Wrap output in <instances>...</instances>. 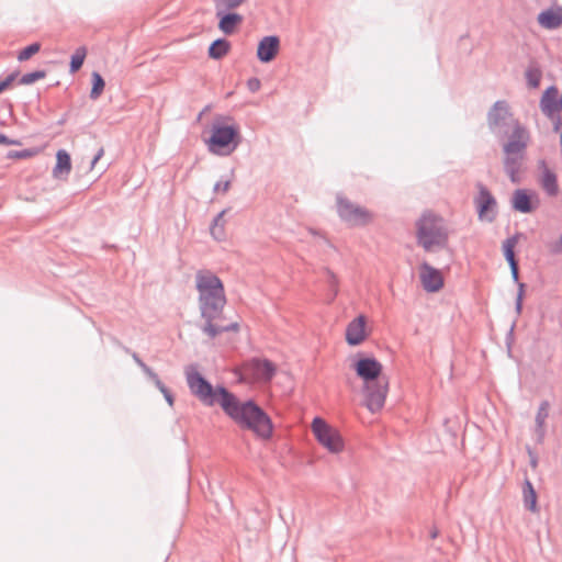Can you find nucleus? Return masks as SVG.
Listing matches in <instances>:
<instances>
[{
	"mask_svg": "<svg viewBox=\"0 0 562 562\" xmlns=\"http://www.w3.org/2000/svg\"><path fill=\"white\" fill-rule=\"evenodd\" d=\"M195 288L199 293V307L204 319L202 331L210 338L225 331H237L238 323L220 324L226 304L224 284L221 279L210 270H199L195 273Z\"/></svg>",
	"mask_w": 562,
	"mask_h": 562,
	"instance_id": "obj_1",
	"label": "nucleus"
},
{
	"mask_svg": "<svg viewBox=\"0 0 562 562\" xmlns=\"http://www.w3.org/2000/svg\"><path fill=\"white\" fill-rule=\"evenodd\" d=\"M222 398L220 406L224 413L239 427L251 430L257 437L269 439L272 435L270 417L255 402H240L227 390H220Z\"/></svg>",
	"mask_w": 562,
	"mask_h": 562,
	"instance_id": "obj_2",
	"label": "nucleus"
},
{
	"mask_svg": "<svg viewBox=\"0 0 562 562\" xmlns=\"http://www.w3.org/2000/svg\"><path fill=\"white\" fill-rule=\"evenodd\" d=\"M352 369L362 380V392L366 407L373 414L380 412L385 404L390 380L383 374V366L374 358L362 357L355 360Z\"/></svg>",
	"mask_w": 562,
	"mask_h": 562,
	"instance_id": "obj_3",
	"label": "nucleus"
},
{
	"mask_svg": "<svg viewBox=\"0 0 562 562\" xmlns=\"http://www.w3.org/2000/svg\"><path fill=\"white\" fill-rule=\"evenodd\" d=\"M416 239L418 246L427 252L447 248L449 229L445 220L431 212H425L416 222Z\"/></svg>",
	"mask_w": 562,
	"mask_h": 562,
	"instance_id": "obj_4",
	"label": "nucleus"
},
{
	"mask_svg": "<svg viewBox=\"0 0 562 562\" xmlns=\"http://www.w3.org/2000/svg\"><path fill=\"white\" fill-rule=\"evenodd\" d=\"M239 145V127L229 116H216L212 125V135L207 140L211 153L220 156L232 154Z\"/></svg>",
	"mask_w": 562,
	"mask_h": 562,
	"instance_id": "obj_5",
	"label": "nucleus"
},
{
	"mask_svg": "<svg viewBox=\"0 0 562 562\" xmlns=\"http://www.w3.org/2000/svg\"><path fill=\"white\" fill-rule=\"evenodd\" d=\"M529 133L526 128H518L503 145L504 169L513 183L519 182V171L522 165L525 150L528 146Z\"/></svg>",
	"mask_w": 562,
	"mask_h": 562,
	"instance_id": "obj_6",
	"label": "nucleus"
},
{
	"mask_svg": "<svg viewBox=\"0 0 562 562\" xmlns=\"http://www.w3.org/2000/svg\"><path fill=\"white\" fill-rule=\"evenodd\" d=\"M487 125L498 138L507 137L508 139L516 135L518 128H526L514 117L508 103L504 100L496 101L490 109Z\"/></svg>",
	"mask_w": 562,
	"mask_h": 562,
	"instance_id": "obj_7",
	"label": "nucleus"
},
{
	"mask_svg": "<svg viewBox=\"0 0 562 562\" xmlns=\"http://www.w3.org/2000/svg\"><path fill=\"white\" fill-rule=\"evenodd\" d=\"M187 383L191 393L198 397L204 405L213 406L220 404L222 394L220 390H226L223 386L213 387L195 369H188Z\"/></svg>",
	"mask_w": 562,
	"mask_h": 562,
	"instance_id": "obj_8",
	"label": "nucleus"
},
{
	"mask_svg": "<svg viewBox=\"0 0 562 562\" xmlns=\"http://www.w3.org/2000/svg\"><path fill=\"white\" fill-rule=\"evenodd\" d=\"M312 431L317 441L329 452L339 453L344 450V441L340 434L321 417L313 419Z\"/></svg>",
	"mask_w": 562,
	"mask_h": 562,
	"instance_id": "obj_9",
	"label": "nucleus"
},
{
	"mask_svg": "<svg viewBox=\"0 0 562 562\" xmlns=\"http://www.w3.org/2000/svg\"><path fill=\"white\" fill-rule=\"evenodd\" d=\"M337 211L340 218L350 226H364L373 218L370 211L340 195L337 196Z\"/></svg>",
	"mask_w": 562,
	"mask_h": 562,
	"instance_id": "obj_10",
	"label": "nucleus"
},
{
	"mask_svg": "<svg viewBox=\"0 0 562 562\" xmlns=\"http://www.w3.org/2000/svg\"><path fill=\"white\" fill-rule=\"evenodd\" d=\"M276 366L268 359L254 358L241 367V376L250 382H269L276 373Z\"/></svg>",
	"mask_w": 562,
	"mask_h": 562,
	"instance_id": "obj_11",
	"label": "nucleus"
},
{
	"mask_svg": "<svg viewBox=\"0 0 562 562\" xmlns=\"http://www.w3.org/2000/svg\"><path fill=\"white\" fill-rule=\"evenodd\" d=\"M479 194L474 200L481 221L493 222L497 215V203L490 190L482 183L477 184Z\"/></svg>",
	"mask_w": 562,
	"mask_h": 562,
	"instance_id": "obj_12",
	"label": "nucleus"
},
{
	"mask_svg": "<svg viewBox=\"0 0 562 562\" xmlns=\"http://www.w3.org/2000/svg\"><path fill=\"white\" fill-rule=\"evenodd\" d=\"M419 279L425 291L435 293L443 288V276L440 270L434 268L428 262L419 266Z\"/></svg>",
	"mask_w": 562,
	"mask_h": 562,
	"instance_id": "obj_13",
	"label": "nucleus"
},
{
	"mask_svg": "<svg viewBox=\"0 0 562 562\" xmlns=\"http://www.w3.org/2000/svg\"><path fill=\"white\" fill-rule=\"evenodd\" d=\"M366 323V317L360 315L348 324L346 340L350 346H358L367 338Z\"/></svg>",
	"mask_w": 562,
	"mask_h": 562,
	"instance_id": "obj_14",
	"label": "nucleus"
},
{
	"mask_svg": "<svg viewBox=\"0 0 562 562\" xmlns=\"http://www.w3.org/2000/svg\"><path fill=\"white\" fill-rule=\"evenodd\" d=\"M280 48L278 36H265L258 44L257 57L262 63H269L277 56Z\"/></svg>",
	"mask_w": 562,
	"mask_h": 562,
	"instance_id": "obj_15",
	"label": "nucleus"
},
{
	"mask_svg": "<svg viewBox=\"0 0 562 562\" xmlns=\"http://www.w3.org/2000/svg\"><path fill=\"white\" fill-rule=\"evenodd\" d=\"M539 25L546 30H557L562 26V5L551 7L537 16Z\"/></svg>",
	"mask_w": 562,
	"mask_h": 562,
	"instance_id": "obj_16",
	"label": "nucleus"
},
{
	"mask_svg": "<svg viewBox=\"0 0 562 562\" xmlns=\"http://www.w3.org/2000/svg\"><path fill=\"white\" fill-rule=\"evenodd\" d=\"M559 90L554 86L549 87L543 92L540 100V109L547 117H553L555 113L561 112L559 105Z\"/></svg>",
	"mask_w": 562,
	"mask_h": 562,
	"instance_id": "obj_17",
	"label": "nucleus"
},
{
	"mask_svg": "<svg viewBox=\"0 0 562 562\" xmlns=\"http://www.w3.org/2000/svg\"><path fill=\"white\" fill-rule=\"evenodd\" d=\"M540 184L549 196H555L559 193L557 175L550 170L544 161L540 162Z\"/></svg>",
	"mask_w": 562,
	"mask_h": 562,
	"instance_id": "obj_18",
	"label": "nucleus"
},
{
	"mask_svg": "<svg viewBox=\"0 0 562 562\" xmlns=\"http://www.w3.org/2000/svg\"><path fill=\"white\" fill-rule=\"evenodd\" d=\"M512 206L520 213H531L536 207L532 205L531 195L525 189H517L513 193Z\"/></svg>",
	"mask_w": 562,
	"mask_h": 562,
	"instance_id": "obj_19",
	"label": "nucleus"
},
{
	"mask_svg": "<svg viewBox=\"0 0 562 562\" xmlns=\"http://www.w3.org/2000/svg\"><path fill=\"white\" fill-rule=\"evenodd\" d=\"M71 171V159L65 149H59L56 154V165L53 169V176L56 179H65Z\"/></svg>",
	"mask_w": 562,
	"mask_h": 562,
	"instance_id": "obj_20",
	"label": "nucleus"
},
{
	"mask_svg": "<svg viewBox=\"0 0 562 562\" xmlns=\"http://www.w3.org/2000/svg\"><path fill=\"white\" fill-rule=\"evenodd\" d=\"M220 18L218 29L226 35L233 34L236 27L243 22V16L238 13H222L216 15Z\"/></svg>",
	"mask_w": 562,
	"mask_h": 562,
	"instance_id": "obj_21",
	"label": "nucleus"
},
{
	"mask_svg": "<svg viewBox=\"0 0 562 562\" xmlns=\"http://www.w3.org/2000/svg\"><path fill=\"white\" fill-rule=\"evenodd\" d=\"M524 504L525 507L531 512L537 510V494L532 483L526 479L522 486Z\"/></svg>",
	"mask_w": 562,
	"mask_h": 562,
	"instance_id": "obj_22",
	"label": "nucleus"
},
{
	"mask_svg": "<svg viewBox=\"0 0 562 562\" xmlns=\"http://www.w3.org/2000/svg\"><path fill=\"white\" fill-rule=\"evenodd\" d=\"M549 407H550L549 402L543 401L540 404L537 415H536V432L539 436V438H542L544 436V423L549 416Z\"/></svg>",
	"mask_w": 562,
	"mask_h": 562,
	"instance_id": "obj_23",
	"label": "nucleus"
},
{
	"mask_svg": "<svg viewBox=\"0 0 562 562\" xmlns=\"http://www.w3.org/2000/svg\"><path fill=\"white\" fill-rule=\"evenodd\" d=\"M226 213V210H223L220 212L216 217L213 220V223L210 227L211 235L214 239L221 241L225 239V221L224 215Z\"/></svg>",
	"mask_w": 562,
	"mask_h": 562,
	"instance_id": "obj_24",
	"label": "nucleus"
},
{
	"mask_svg": "<svg viewBox=\"0 0 562 562\" xmlns=\"http://www.w3.org/2000/svg\"><path fill=\"white\" fill-rule=\"evenodd\" d=\"M229 50V43L226 40L218 38L214 41L209 48V56L213 59H221Z\"/></svg>",
	"mask_w": 562,
	"mask_h": 562,
	"instance_id": "obj_25",
	"label": "nucleus"
},
{
	"mask_svg": "<svg viewBox=\"0 0 562 562\" xmlns=\"http://www.w3.org/2000/svg\"><path fill=\"white\" fill-rule=\"evenodd\" d=\"M86 56L87 48L85 46H80L75 50L70 59V74L77 72L82 67Z\"/></svg>",
	"mask_w": 562,
	"mask_h": 562,
	"instance_id": "obj_26",
	"label": "nucleus"
},
{
	"mask_svg": "<svg viewBox=\"0 0 562 562\" xmlns=\"http://www.w3.org/2000/svg\"><path fill=\"white\" fill-rule=\"evenodd\" d=\"M517 244H518L517 235L507 238L503 243L504 256H505L506 260L508 261L509 266L517 263V261L515 259V252H514V249Z\"/></svg>",
	"mask_w": 562,
	"mask_h": 562,
	"instance_id": "obj_27",
	"label": "nucleus"
},
{
	"mask_svg": "<svg viewBox=\"0 0 562 562\" xmlns=\"http://www.w3.org/2000/svg\"><path fill=\"white\" fill-rule=\"evenodd\" d=\"M91 78H92V89L90 91V98L92 100H97L102 94L104 87H105V82H104L102 76L97 71L92 72Z\"/></svg>",
	"mask_w": 562,
	"mask_h": 562,
	"instance_id": "obj_28",
	"label": "nucleus"
},
{
	"mask_svg": "<svg viewBox=\"0 0 562 562\" xmlns=\"http://www.w3.org/2000/svg\"><path fill=\"white\" fill-rule=\"evenodd\" d=\"M215 4L216 15L238 8L245 0H213Z\"/></svg>",
	"mask_w": 562,
	"mask_h": 562,
	"instance_id": "obj_29",
	"label": "nucleus"
},
{
	"mask_svg": "<svg viewBox=\"0 0 562 562\" xmlns=\"http://www.w3.org/2000/svg\"><path fill=\"white\" fill-rule=\"evenodd\" d=\"M529 87L538 88L541 81L542 72L538 67L530 66L525 72Z\"/></svg>",
	"mask_w": 562,
	"mask_h": 562,
	"instance_id": "obj_30",
	"label": "nucleus"
},
{
	"mask_svg": "<svg viewBox=\"0 0 562 562\" xmlns=\"http://www.w3.org/2000/svg\"><path fill=\"white\" fill-rule=\"evenodd\" d=\"M41 49V45L40 43H33L29 46H26L25 48H23L22 50H20L19 55H18V59L20 61H25L27 59H30L33 55L37 54Z\"/></svg>",
	"mask_w": 562,
	"mask_h": 562,
	"instance_id": "obj_31",
	"label": "nucleus"
},
{
	"mask_svg": "<svg viewBox=\"0 0 562 562\" xmlns=\"http://www.w3.org/2000/svg\"><path fill=\"white\" fill-rule=\"evenodd\" d=\"M45 76L46 72L44 70H36L33 72L25 74L20 78V85H32L35 81L45 78Z\"/></svg>",
	"mask_w": 562,
	"mask_h": 562,
	"instance_id": "obj_32",
	"label": "nucleus"
},
{
	"mask_svg": "<svg viewBox=\"0 0 562 562\" xmlns=\"http://www.w3.org/2000/svg\"><path fill=\"white\" fill-rule=\"evenodd\" d=\"M326 274H327L328 283H329V286L331 290V294L329 297V302H331L338 294V279H337L336 274L328 269H326Z\"/></svg>",
	"mask_w": 562,
	"mask_h": 562,
	"instance_id": "obj_33",
	"label": "nucleus"
},
{
	"mask_svg": "<svg viewBox=\"0 0 562 562\" xmlns=\"http://www.w3.org/2000/svg\"><path fill=\"white\" fill-rule=\"evenodd\" d=\"M35 154L36 151L33 149L11 150L9 151L8 157L12 159H26L34 156Z\"/></svg>",
	"mask_w": 562,
	"mask_h": 562,
	"instance_id": "obj_34",
	"label": "nucleus"
},
{
	"mask_svg": "<svg viewBox=\"0 0 562 562\" xmlns=\"http://www.w3.org/2000/svg\"><path fill=\"white\" fill-rule=\"evenodd\" d=\"M518 293H517V297H516V312L518 314H520L521 312V308H522V299H524V293H525V284L521 283V282H518Z\"/></svg>",
	"mask_w": 562,
	"mask_h": 562,
	"instance_id": "obj_35",
	"label": "nucleus"
},
{
	"mask_svg": "<svg viewBox=\"0 0 562 562\" xmlns=\"http://www.w3.org/2000/svg\"><path fill=\"white\" fill-rule=\"evenodd\" d=\"M231 189V180H221L215 183L213 191L215 193H226Z\"/></svg>",
	"mask_w": 562,
	"mask_h": 562,
	"instance_id": "obj_36",
	"label": "nucleus"
},
{
	"mask_svg": "<svg viewBox=\"0 0 562 562\" xmlns=\"http://www.w3.org/2000/svg\"><path fill=\"white\" fill-rule=\"evenodd\" d=\"M16 77H18V72H13V74L9 75L5 79L0 81V93L3 92L5 89H8L13 83V81L16 79Z\"/></svg>",
	"mask_w": 562,
	"mask_h": 562,
	"instance_id": "obj_37",
	"label": "nucleus"
},
{
	"mask_svg": "<svg viewBox=\"0 0 562 562\" xmlns=\"http://www.w3.org/2000/svg\"><path fill=\"white\" fill-rule=\"evenodd\" d=\"M260 87H261V82L258 78L252 77V78L248 79L247 88L249 89V91L257 92L260 89Z\"/></svg>",
	"mask_w": 562,
	"mask_h": 562,
	"instance_id": "obj_38",
	"label": "nucleus"
},
{
	"mask_svg": "<svg viewBox=\"0 0 562 562\" xmlns=\"http://www.w3.org/2000/svg\"><path fill=\"white\" fill-rule=\"evenodd\" d=\"M550 250L553 254H562V235L557 241L550 245Z\"/></svg>",
	"mask_w": 562,
	"mask_h": 562,
	"instance_id": "obj_39",
	"label": "nucleus"
},
{
	"mask_svg": "<svg viewBox=\"0 0 562 562\" xmlns=\"http://www.w3.org/2000/svg\"><path fill=\"white\" fill-rule=\"evenodd\" d=\"M549 119L553 123L554 131L555 132L560 131L561 125H562V117L559 115V113H555L553 117H549Z\"/></svg>",
	"mask_w": 562,
	"mask_h": 562,
	"instance_id": "obj_40",
	"label": "nucleus"
},
{
	"mask_svg": "<svg viewBox=\"0 0 562 562\" xmlns=\"http://www.w3.org/2000/svg\"><path fill=\"white\" fill-rule=\"evenodd\" d=\"M140 369L153 382L157 380L158 375L146 363Z\"/></svg>",
	"mask_w": 562,
	"mask_h": 562,
	"instance_id": "obj_41",
	"label": "nucleus"
},
{
	"mask_svg": "<svg viewBox=\"0 0 562 562\" xmlns=\"http://www.w3.org/2000/svg\"><path fill=\"white\" fill-rule=\"evenodd\" d=\"M140 369L153 382L157 380L158 375L146 363Z\"/></svg>",
	"mask_w": 562,
	"mask_h": 562,
	"instance_id": "obj_42",
	"label": "nucleus"
},
{
	"mask_svg": "<svg viewBox=\"0 0 562 562\" xmlns=\"http://www.w3.org/2000/svg\"><path fill=\"white\" fill-rule=\"evenodd\" d=\"M140 369L153 382L157 380L158 375L146 363Z\"/></svg>",
	"mask_w": 562,
	"mask_h": 562,
	"instance_id": "obj_43",
	"label": "nucleus"
},
{
	"mask_svg": "<svg viewBox=\"0 0 562 562\" xmlns=\"http://www.w3.org/2000/svg\"><path fill=\"white\" fill-rule=\"evenodd\" d=\"M510 272H512V277L514 279L515 282H519V274H518V263H515V265H510Z\"/></svg>",
	"mask_w": 562,
	"mask_h": 562,
	"instance_id": "obj_44",
	"label": "nucleus"
},
{
	"mask_svg": "<svg viewBox=\"0 0 562 562\" xmlns=\"http://www.w3.org/2000/svg\"><path fill=\"white\" fill-rule=\"evenodd\" d=\"M103 154H104V149L100 148L91 161V168H93L95 166V164L101 159Z\"/></svg>",
	"mask_w": 562,
	"mask_h": 562,
	"instance_id": "obj_45",
	"label": "nucleus"
},
{
	"mask_svg": "<svg viewBox=\"0 0 562 562\" xmlns=\"http://www.w3.org/2000/svg\"><path fill=\"white\" fill-rule=\"evenodd\" d=\"M154 384L156 385V387L161 392V393H167V387L165 386V384L160 381L159 376L157 378V380L154 381Z\"/></svg>",
	"mask_w": 562,
	"mask_h": 562,
	"instance_id": "obj_46",
	"label": "nucleus"
},
{
	"mask_svg": "<svg viewBox=\"0 0 562 562\" xmlns=\"http://www.w3.org/2000/svg\"><path fill=\"white\" fill-rule=\"evenodd\" d=\"M164 397L166 398V401L168 402V404L170 406L173 405V396L171 394V392L169 390H167V393H162Z\"/></svg>",
	"mask_w": 562,
	"mask_h": 562,
	"instance_id": "obj_47",
	"label": "nucleus"
},
{
	"mask_svg": "<svg viewBox=\"0 0 562 562\" xmlns=\"http://www.w3.org/2000/svg\"><path fill=\"white\" fill-rule=\"evenodd\" d=\"M132 358H133V360L137 363V366H138L139 368H142V367L145 364V362H144L139 357H138V355H137V353L133 352V353H132Z\"/></svg>",
	"mask_w": 562,
	"mask_h": 562,
	"instance_id": "obj_48",
	"label": "nucleus"
},
{
	"mask_svg": "<svg viewBox=\"0 0 562 562\" xmlns=\"http://www.w3.org/2000/svg\"><path fill=\"white\" fill-rule=\"evenodd\" d=\"M0 144L10 145L13 144V142L10 140L5 135L0 134Z\"/></svg>",
	"mask_w": 562,
	"mask_h": 562,
	"instance_id": "obj_49",
	"label": "nucleus"
},
{
	"mask_svg": "<svg viewBox=\"0 0 562 562\" xmlns=\"http://www.w3.org/2000/svg\"><path fill=\"white\" fill-rule=\"evenodd\" d=\"M209 109H210V106H206V108H205V109H204V110L199 114L198 120H201L202 115H203L205 112H207V111H209Z\"/></svg>",
	"mask_w": 562,
	"mask_h": 562,
	"instance_id": "obj_50",
	"label": "nucleus"
},
{
	"mask_svg": "<svg viewBox=\"0 0 562 562\" xmlns=\"http://www.w3.org/2000/svg\"><path fill=\"white\" fill-rule=\"evenodd\" d=\"M430 537L431 538H436L437 537V532L436 531L431 532Z\"/></svg>",
	"mask_w": 562,
	"mask_h": 562,
	"instance_id": "obj_51",
	"label": "nucleus"
},
{
	"mask_svg": "<svg viewBox=\"0 0 562 562\" xmlns=\"http://www.w3.org/2000/svg\"><path fill=\"white\" fill-rule=\"evenodd\" d=\"M560 143H561V146H562V131H561Z\"/></svg>",
	"mask_w": 562,
	"mask_h": 562,
	"instance_id": "obj_52",
	"label": "nucleus"
}]
</instances>
